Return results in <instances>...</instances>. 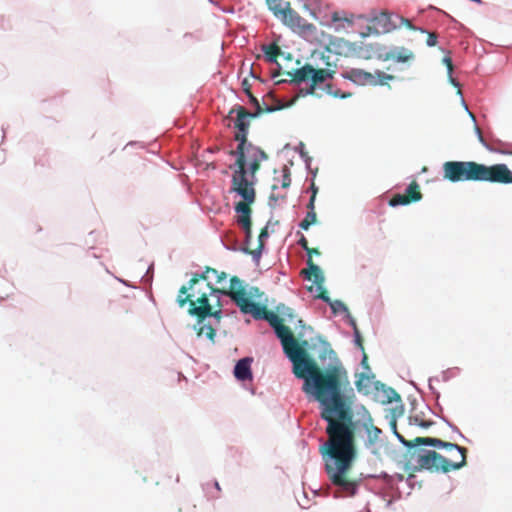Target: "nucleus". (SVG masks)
<instances>
[{
  "label": "nucleus",
  "mask_w": 512,
  "mask_h": 512,
  "mask_svg": "<svg viewBox=\"0 0 512 512\" xmlns=\"http://www.w3.org/2000/svg\"><path fill=\"white\" fill-rule=\"evenodd\" d=\"M228 293L243 313L251 314L255 319L266 320L274 328L281 340L284 353L293 363V373L297 378L304 379L303 390L307 394H312L323 406L321 417L330 422L328 432L332 437L331 442L339 439L340 435L345 434L346 428L342 423L332 420L330 413L338 411L341 418L346 413L340 393V388L346 380V371L338 366L321 370L299 345L291 329L284 325L283 319L277 313L246 297V288L237 276L231 277Z\"/></svg>",
  "instance_id": "nucleus-1"
},
{
  "label": "nucleus",
  "mask_w": 512,
  "mask_h": 512,
  "mask_svg": "<svg viewBox=\"0 0 512 512\" xmlns=\"http://www.w3.org/2000/svg\"><path fill=\"white\" fill-rule=\"evenodd\" d=\"M345 382H343L340 393L342 394L345 408V415L341 418L338 411H332L330 418L334 421L342 423L346 428L345 434L340 435L339 439L331 442V434L328 432L330 422L326 420L328 425L326 433L328 435L327 441L321 447V452L328 458L325 461V470L330 482L338 488V491L343 493V496H353L357 490V482L350 477V471L353 462L356 458L355 435L360 428H363L368 437L367 445H373L381 434V430L371 423H359L353 421V413L351 411V399L346 393V388L349 385L348 376L346 375Z\"/></svg>",
  "instance_id": "nucleus-2"
},
{
  "label": "nucleus",
  "mask_w": 512,
  "mask_h": 512,
  "mask_svg": "<svg viewBox=\"0 0 512 512\" xmlns=\"http://www.w3.org/2000/svg\"><path fill=\"white\" fill-rule=\"evenodd\" d=\"M233 114H236L234 128L237 131L234 138L238 142V146L236 150L230 151V154L237 157L235 162L236 170L232 175V182H236L238 180H248L246 177L247 157L250 159L249 171L254 176L260 169L261 162L268 159V155L261 148L247 142L251 120L260 116L261 113L249 112L245 107L235 105L229 111L228 117L231 118Z\"/></svg>",
  "instance_id": "nucleus-3"
},
{
  "label": "nucleus",
  "mask_w": 512,
  "mask_h": 512,
  "mask_svg": "<svg viewBox=\"0 0 512 512\" xmlns=\"http://www.w3.org/2000/svg\"><path fill=\"white\" fill-rule=\"evenodd\" d=\"M228 291L229 288H214L209 281L205 280L204 275L195 273L188 284L179 289L176 302L181 308L188 304V313L196 317L199 323H202L207 317H214L219 320L222 314L221 308L213 311L209 296L213 293H220L230 297ZM218 307H220L219 302Z\"/></svg>",
  "instance_id": "nucleus-4"
},
{
  "label": "nucleus",
  "mask_w": 512,
  "mask_h": 512,
  "mask_svg": "<svg viewBox=\"0 0 512 512\" xmlns=\"http://www.w3.org/2000/svg\"><path fill=\"white\" fill-rule=\"evenodd\" d=\"M399 438L407 447L428 445L447 450L448 456H443L432 450L423 451V453L419 454L417 463L423 469L449 473L466 465L467 449L457 444L431 437H416L411 441H405L400 436Z\"/></svg>",
  "instance_id": "nucleus-5"
},
{
  "label": "nucleus",
  "mask_w": 512,
  "mask_h": 512,
  "mask_svg": "<svg viewBox=\"0 0 512 512\" xmlns=\"http://www.w3.org/2000/svg\"><path fill=\"white\" fill-rule=\"evenodd\" d=\"M444 178L451 182L484 181L512 183V171L506 164L486 166L474 161H448L443 164Z\"/></svg>",
  "instance_id": "nucleus-6"
},
{
  "label": "nucleus",
  "mask_w": 512,
  "mask_h": 512,
  "mask_svg": "<svg viewBox=\"0 0 512 512\" xmlns=\"http://www.w3.org/2000/svg\"><path fill=\"white\" fill-rule=\"evenodd\" d=\"M232 191L238 193L243 198V201L235 205V211L239 214L237 223L244 229L246 242H249L252 238L250 217L252 210L250 206L255 201L253 183L248 180L232 182Z\"/></svg>",
  "instance_id": "nucleus-7"
},
{
  "label": "nucleus",
  "mask_w": 512,
  "mask_h": 512,
  "mask_svg": "<svg viewBox=\"0 0 512 512\" xmlns=\"http://www.w3.org/2000/svg\"><path fill=\"white\" fill-rule=\"evenodd\" d=\"M344 78L354 82L357 85H384L386 81L393 80L394 76L377 70L375 73L367 72L363 69L352 68L343 74Z\"/></svg>",
  "instance_id": "nucleus-8"
},
{
  "label": "nucleus",
  "mask_w": 512,
  "mask_h": 512,
  "mask_svg": "<svg viewBox=\"0 0 512 512\" xmlns=\"http://www.w3.org/2000/svg\"><path fill=\"white\" fill-rule=\"evenodd\" d=\"M279 20L298 34H311L315 30V26L300 16L292 7L286 10L285 17L282 16Z\"/></svg>",
  "instance_id": "nucleus-9"
},
{
  "label": "nucleus",
  "mask_w": 512,
  "mask_h": 512,
  "mask_svg": "<svg viewBox=\"0 0 512 512\" xmlns=\"http://www.w3.org/2000/svg\"><path fill=\"white\" fill-rule=\"evenodd\" d=\"M242 89L246 93V95L249 98L250 103L255 107L254 112L258 113H271L278 110H281L284 106L280 103V101H277L275 105L269 104L267 102V99L270 98L273 100V95L271 93H268L264 99L263 103H260L259 100L252 94L251 92V84L248 79H244L242 81Z\"/></svg>",
  "instance_id": "nucleus-10"
},
{
  "label": "nucleus",
  "mask_w": 512,
  "mask_h": 512,
  "mask_svg": "<svg viewBox=\"0 0 512 512\" xmlns=\"http://www.w3.org/2000/svg\"><path fill=\"white\" fill-rule=\"evenodd\" d=\"M308 268L303 270L301 273L305 275L308 280H313L317 286L318 294L317 298L322 299L325 302H329V296L327 290L323 287L325 281L322 270L318 265L313 262V259H307Z\"/></svg>",
  "instance_id": "nucleus-11"
},
{
  "label": "nucleus",
  "mask_w": 512,
  "mask_h": 512,
  "mask_svg": "<svg viewBox=\"0 0 512 512\" xmlns=\"http://www.w3.org/2000/svg\"><path fill=\"white\" fill-rule=\"evenodd\" d=\"M422 199L419 184L414 180L412 181L404 194H395L390 200L389 205L392 207L398 205H408L412 202H417Z\"/></svg>",
  "instance_id": "nucleus-12"
},
{
  "label": "nucleus",
  "mask_w": 512,
  "mask_h": 512,
  "mask_svg": "<svg viewBox=\"0 0 512 512\" xmlns=\"http://www.w3.org/2000/svg\"><path fill=\"white\" fill-rule=\"evenodd\" d=\"M252 358L245 357L240 359L234 368V376L240 381H246L252 379L251 372Z\"/></svg>",
  "instance_id": "nucleus-13"
},
{
  "label": "nucleus",
  "mask_w": 512,
  "mask_h": 512,
  "mask_svg": "<svg viewBox=\"0 0 512 512\" xmlns=\"http://www.w3.org/2000/svg\"><path fill=\"white\" fill-rule=\"evenodd\" d=\"M331 71L327 69H315L313 68V72L311 73V84L310 87L306 90V94H314L316 86L318 84L324 83L328 78H332Z\"/></svg>",
  "instance_id": "nucleus-14"
},
{
  "label": "nucleus",
  "mask_w": 512,
  "mask_h": 512,
  "mask_svg": "<svg viewBox=\"0 0 512 512\" xmlns=\"http://www.w3.org/2000/svg\"><path fill=\"white\" fill-rule=\"evenodd\" d=\"M266 4L277 19L285 17L286 10L291 7L290 2L284 0H266Z\"/></svg>",
  "instance_id": "nucleus-15"
},
{
  "label": "nucleus",
  "mask_w": 512,
  "mask_h": 512,
  "mask_svg": "<svg viewBox=\"0 0 512 512\" xmlns=\"http://www.w3.org/2000/svg\"><path fill=\"white\" fill-rule=\"evenodd\" d=\"M414 58L412 51L406 48L394 49L387 53L386 59L396 62H408Z\"/></svg>",
  "instance_id": "nucleus-16"
},
{
  "label": "nucleus",
  "mask_w": 512,
  "mask_h": 512,
  "mask_svg": "<svg viewBox=\"0 0 512 512\" xmlns=\"http://www.w3.org/2000/svg\"><path fill=\"white\" fill-rule=\"evenodd\" d=\"M313 67L310 64H306L303 67L296 69L293 73L288 72L287 74L292 77V81L295 83H301L311 79V73Z\"/></svg>",
  "instance_id": "nucleus-17"
},
{
  "label": "nucleus",
  "mask_w": 512,
  "mask_h": 512,
  "mask_svg": "<svg viewBox=\"0 0 512 512\" xmlns=\"http://www.w3.org/2000/svg\"><path fill=\"white\" fill-rule=\"evenodd\" d=\"M267 62L277 63V58L282 54L280 47L276 43H271L263 47Z\"/></svg>",
  "instance_id": "nucleus-18"
},
{
  "label": "nucleus",
  "mask_w": 512,
  "mask_h": 512,
  "mask_svg": "<svg viewBox=\"0 0 512 512\" xmlns=\"http://www.w3.org/2000/svg\"><path fill=\"white\" fill-rule=\"evenodd\" d=\"M268 236V229L267 227H264L258 237V246L256 249L253 250H247L249 254H251L254 258L259 259L262 253V250L264 248V238Z\"/></svg>",
  "instance_id": "nucleus-19"
},
{
  "label": "nucleus",
  "mask_w": 512,
  "mask_h": 512,
  "mask_svg": "<svg viewBox=\"0 0 512 512\" xmlns=\"http://www.w3.org/2000/svg\"><path fill=\"white\" fill-rule=\"evenodd\" d=\"M372 384V379L370 376L365 373H361L359 375L358 380L356 381V387L359 392H364L365 394L369 393L370 387Z\"/></svg>",
  "instance_id": "nucleus-20"
},
{
  "label": "nucleus",
  "mask_w": 512,
  "mask_h": 512,
  "mask_svg": "<svg viewBox=\"0 0 512 512\" xmlns=\"http://www.w3.org/2000/svg\"><path fill=\"white\" fill-rule=\"evenodd\" d=\"M201 274L205 276V280H207V281L210 277V274H212L213 276H215L216 284H220L222 281L226 280V278H227V274L225 272H219L216 269L211 268V267H206L205 271Z\"/></svg>",
  "instance_id": "nucleus-21"
},
{
  "label": "nucleus",
  "mask_w": 512,
  "mask_h": 512,
  "mask_svg": "<svg viewBox=\"0 0 512 512\" xmlns=\"http://www.w3.org/2000/svg\"><path fill=\"white\" fill-rule=\"evenodd\" d=\"M317 222V214L315 211H308L305 218L300 222V228L308 230L309 227Z\"/></svg>",
  "instance_id": "nucleus-22"
},
{
  "label": "nucleus",
  "mask_w": 512,
  "mask_h": 512,
  "mask_svg": "<svg viewBox=\"0 0 512 512\" xmlns=\"http://www.w3.org/2000/svg\"><path fill=\"white\" fill-rule=\"evenodd\" d=\"M197 335H205L208 339L214 341L216 331L211 325H201L199 328H197Z\"/></svg>",
  "instance_id": "nucleus-23"
},
{
  "label": "nucleus",
  "mask_w": 512,
  "mask_h": 512,
  "mask_svg": "<svg viewBox=\"0 0 512 512\" xmlns=\"http://www.w3.org/2000/svg\"><path fill=\"white\" fill-rule=\"evenodd\" d=\"M290 184H291V177H290L289 170L287 167H284L281 186H282V188H287L290 186Z\"/></svg>",
  "instance_id": "nucleus-24"
},
{
  "label": "nucleus",
  "mask_w": 512,
  "mask_h": 512,
  "mask_svg": "<svg viewBox=\"0 0 512 512\" xmlns=\"http://www.w3.org/2000/svg\"><path fill=\"white\" fill-rule=\"evenodd\" d=\"M332 308V310L337 313V312H340V311H346L347 310V307L344 305V303H342L341 301L339 300H336L334 302H331V300L329 299V302H328Z\"/></svg>",
  "instance_id": "nucleus-25"
},
{
  "label": "nucleus",
  "mask_w": 512,
  "mask_h": 512,
  "mask_svg": "<svg viewBox=\"0 0 512 512\" xmlns=\"http://www.w3.org/2000/svg\"><path fill=\"white\" fill-rule=\"evenodd\" d=\"M311 188L313 190V193H312V196L310 197L309 203L307 204V209H308V211H315V199H316L317 188L315 187L314 184H312Z\"/></svg>",
  "instance_id": "nucleus-26"
},
{
  "label": "nucleus",
  "mask_w": 512,
  "mask_h": 512,
  "mask_svg": "<svg viewBox=\"0 0 512 512\" xmlns=\"http://www.w3.org/2000/svg\"><path fill=\"white\" fill-rule=\"evenodd\" d=\"M354 336H355V343H356V345L362 350V352H364L365 349H364V346H363V339H362V336L360 334V331H359L358 327H355Z\"/></svg>",
  "instance_id": "nucleus-27"
},
{
  "label": "nucleus",
  "mask_w": 512,
  "mask_h": 512,
  "mask_svg": "<svg viewBox=\"0 0 512 512\" xmlns=\"http://www.w3.org/2000/svg\"><path fill=\"white\" fill-rule=\"evenodd\" d=\"M246 297L251 300L252 297H259L260 296V291H259V288L257 287H251L249 289V291L246 290Z\"/></svg>",
  "instance_id": "nucleus-28"
},
{
  "label": "nucleus",
  "mask_w": 512,
  "mask_h": 512,
  "mask_svg": "<svg viewBox=\"0 0 512 512\" xmlns=\"http://www.w3.org/2000/svg\"><path fill=\"white\" fill-rule=\"evenodd\" d=\"M437 34L435 33H429L427 37V45L428 46H435L437 44Z\"/></svg>",
  "instance_id": "nucleus-29"
},
{
  "label": "nucleus",
  "mask_w": 512,
  "mask_h": 512,
  "mask_svg": "<svg viewBox=\"0 0 512 512\" xmlns=\"http://www.w3.org/2000/svg\"><path fill=\"white\" fill-rule=\"evenodd\" d=\"M443 63L446 65L449 75L451 76L453 71L452 59L449 56L443 58Z\"/></svg>",
  "instance_id": "nucleus-30"
},
{
  "label": "nucleus",
  "mask_w": 512,
  "mask_h": 512,
  "mask_svg": "<svg viewBox=\"0 0 512 512\" xmlns=\"http://www.w3.org/2000/svg\"><path fill=\"white\" fill-rule=\"evenodd\" d=\"M398 18H399L401 24L405 25L408 29L415 30V27L412 25V23L409 19L401 17V16H399Z\"/></svg>",
  "instance_id": "nucleus-31"
},
{
  "label": "nucleus",
  "mask_w": 512,
  "mask_h": 512,
  "mask_svg": "<svg viewBox=\"0 0 512 512\" xmlns=\"http://www.w3.org/2000/svg\"><path fill=\"white\" fill-rule=\"evenodd\" d=\"M298 244L306 251L309 248L308 240L304 235H301Z\"/></svg>",
  "instance_id": "nucleus-32"
},
{
  "label": "nucleus",
  "mask_w": 512,
  "mask_h": 512,
  "mask_svg": "<svg viewBox=\"0 0 512 512\" xmlns=\"http://www.w3.org/2000/svg\"><path fill=\"white\" fill-rule=\"evenodd\" d=\"M307 254H308V258H311L312 259V255H320V251L317 249V248H311L309 247L307 250H306Z\"/></svg>",
  "instance_id": "nucleus-33"
},
{
  "label": "nucleus",
  "mask_w": 512,
  "mask_h": 512,
  "mask_svg": "<svg viewBox=\"0 0 512 512\" xmlns=\"http://www.w3.org/2000/svg\"><path fill=\"white\" fill-rule=\"evenodd\" d=\"M361 364H362V366L365 369H369V366H368V356H367L365 351L363 352V358H362Z\"/></svg>",
  "instance_id": "nucleus-34"
},
{
  "label": "nucleus",
  "mask_w": 512,
  "mask_h": 512,
  "mask_svg": "<svg viewBox=\"0 0 512 512\" xmlns=\"http://www.w3.org/2000/svg\"><path fill=\"white\" fill-rule=\"evenodd\" d=\"M380 18H383L385 21H390V14L388 12H382Z\"/></svg>",
  "instance_id": "nucleus-35"
},
{
  "label": "nucleus",
  "mask_w": 512,
  "mask_h": 512,
  "mask_svg": "<svg viewBox=\"0 0 512 512\" xmlns=\"http://www.w3.org/2000/svg\"><path fill=\"white\" fill-rule=\"evenodd\" d=\"M332 20H333L334 22H337V21L342 20V18L339 16V13L335 12V13H333V15H332Z\"/></svg>",
  "instance_id": "nucleus-36"
},
{
  "label": "nucleus",
  "mask_w": 512,
  "mask_h": 512,
  "mask_svg": "<svg viewBox=\"0 0 512 512\" xmlns=\"http://www.w3.org/2000/svg\"><path fill=\"white\" fill-rule=\"evenodd\" d=\"M279 198H280V196H279V195H276L275 193H272V194L270 195V199H271V200L277 201Z\"/></svg>",
  "instance_id": "nucleus-37"
},
{
  "label": "nucleus",
  "mask_w": 512,
  "mask_h": 512,
  "mask_svg": "<svg viewBox=\"0 0 512 512\" xmlns=\"http://www.w3.org/2000/svg\"><path fill=\"white\" fill-rule=\"evenodd\" d=\"M10 293H5L4 295H0V301L6 299V298H9L10 297Z\"/></svg>",
  "instance_id": "nucleus-38"
},
{
  "label": "nucleus",
  "mask_w": 512,
  "mask_h": 512,
  "mask_svg": "<svg viewBox=\"0 0 512 512\" xmlns=\"http://www.w3.org/2000/svg\"><path fill=\"white\" fill-rule=\"evenodd\" d=\"M214 486H215V488H216L218 491H220V490H221L220 485H219V483H218L217 481H215V482H214Z\"/></svg>",
  "instance_id": "nucleus-39"
},
{
  "label": "nucleus",
  "mask_w": 512,
  "mask_h": 512,
  "mask_svg": "<svg viewBox=\"0 0 512 512\" xmlns=\"http://www.w3.org/2000/svg\"><path fill=\"white\" fill-rule=\"evenodd\" d=\"M351 325L353 326V330L355 331V327H357V324L354 320H351Z\"/></svg>",
  "instance_id": "nucleus-40"
},
{
  "label": "nucleus",
  "mask_w": 512,
  "mask_h": 512,
  "mask_svg": "<svg viewBox=\"0 0 512 512\" xmlns=\"http://www.w3.org/2000/svg\"><path fill=\"white\" fill-rule=\"evenodd\" d=\"M277 188H278V187H277V185H276V184H274V185L272 186V190H273V191H274V190H276Z\"/></svg>",
  "instance_id": "nucleus-41"
},
{
  "label": "nucleus",
  "mask_w": 512,
  "mask_h": 512,
  "mask_svg": "<svg viewBox=\"0 0 512 512\" xmlns=\"http://www.w3.org/2000/svg\"><path fill=\"white\" fill-rule=\"evenodd\" d=\"M178 512H182L181 508H179Z\"/></svg>",
  "instance_id": "nucleus-42"
}]
</instances>
